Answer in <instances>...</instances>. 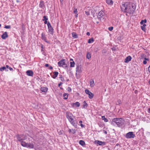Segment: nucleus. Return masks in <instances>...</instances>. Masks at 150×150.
<instances>
[{"label": "nucleus", "instance_id": "20", "mask_svg": "<svg viewBox=\"0 0 150 150\" xmlns=\"http://www.w3.org/2000/svg\"><path fill=\"white\" fill-rule=\"evenodd\" d=\"M53 74H54L52 76V77L53 79H55L57 77V76L58 75V72H57V71L54 72L53 73Z\"/></svg>", "mask_w": 150, "mask_h": 150}, {"label": "nucleus", "instance_id": "24", "mask_svg": "<svg viewBox=\"0 0 150 150\" xmlns=\"http://www.w3.org/2000/svg\"><path fill=\"white\" fill-rule=\"evenodd\" d=\"M106 2L108 4L112 5L113 4V1L112 0H106Z\"/></svg>", "mask_w": 150, "mask_h": 150}, {"label": "nucleus", "instance_id": "40", "mask_svg": "<svg viewBox=\"0 0 150 150\" xmlns=\"http://www.w3.org/2000/svg\"><path fill=\"white\" fill-rule=\"evenodd\" d=\"M58 132L59 135H62L63 134V131L60 130L59 131H58Z\"/></svg>", "mask_w": 150, "mask_h": 150}, {"label": "nucleus", "instance_id": "16", "mask_svg": "<svg viewBox=\"0 0 150 150\" xmlns=\"http://www.w3.org/2000/svg\"><path fill=\"white\" fill-rule=\"evenodd\" d=\"M95 142L98 144L99 145H104L105 144V142H102L100 141L97 140Z\"/></svg>", "mask_w": 150, "mask_h": 150}, {"label": "nucleus", "instance_id": "3", "mask_svg": "<svg viewBox=\"0 0 150 150\" xmlns=\"http://www.w3.org/2000/svg\"><path fill=\"white\" fill-rule=\"evenodd\" d=\"M97 16L98 19L101 20L104 19L106 15L103 11L101 10L98 13Z\"/></svg>", "mask_w": 150, "mask_h": 150}, {"label": "nucleus", "instance_id": "39", "mask_svg": "<svg viewBox=\"0 0 150 150\" xmlns=\"http://www.w3.org/2000/svg\"><path fill=\"white\" fill-rule=\"evenodd\" d=\"M74 13L75 14L77 13L78 11H77V8H74Z\"/></svg>", "mask_w": 150, "mask_h": 150}, {"label": "nucleus", "instance_id": "9", "mask_svg": "<svg viewBox=\"0 0 150 150\" xmlns=\"http://www.w3.org/2000/svg\"><path fill=\"white\" fill-rule=\"evenodd\" d=\"M47 25L49 31L50 32L51 34L52 35L53 33V29L50 23L49 22H48L47 24Z\"/></svg>", "mask_w": 150, "mask_h": 150}, {"label": "nucleus", "instance_id": "56", "mask_svg": "<svg viewBox=\"0 0 150 150\" xmlns=\"http://www.w3.org/2000/svg\"><path fill=\"white\" fill-rule=\"evenodd\" d=\"M86 35L88 36L89 35H90V33L89 32H87L86 33Z\"/></svg>", "mask_w": 150, "mask_h": 150}, {"label": "nucleus", "instance_id": "18", "mask_svg": "<svg viewBox=\"0 0 150 150\" xmlns=\"http://www.w3.org/2000/svg\"><path fill=\"white\" fill-rule=\"evenodd\" d=\"M34 145L33 143H27V148L30 149H33L34 148Z\"/></svg>", "mask_w": 150, "mask_h": 150}, {"label": "nucleus", "instance_id": "53", "mask_svg": "<svg viewBox=\"0 0 150 150\" xmlns=\"http://www.w3.org/2000/svg\"><path fill=\"white\" fill-rule=\"evenodd\" d=\"M148 69L149 71V72L150 73V65Z\"/></svg>", "mask_w": 150, "mask_h": 150}, {"label": "nucleus", "instance_id": "36", "mask_svg": "<svg viewBox=\"0 0 150 150\" xmlns=\"http://www.w3.org/2000/svg\"><path fill=\"white\" fill-rule=\"evenodd\" d=\"M59 78L61 81H64L65 80L64 78L62 77V75H59Z\"/></svg>", "mask_w": 150, "mask_h": 150}, {"label": "nucleus", "instance_id": "58", "mask_svg": "<svg viewBox=\"0 0 150 150\" xmlns=\"http://www.w3.org/2000/svg\"><path fill=\"white\" fill-rule=\"evenodd\" d=\"M82 121L81 120L79 122V123L80 124H82Z\"/></svg>", "mask_w": 150, "mask_h": 150}, {"label": "nucleus", "instance_id": "25", "mask_svg": "<svg viewBox=\"0 0 150 150\" xmlns=\"http://www.w3.org/2000/svg\"><path fill=\"white\" fill-rule=\"evenodd\" d=\"M72 37L75 38H78V36L77 34L74 32H73L72 33Z\"/></svg>", "mask_w": 150, "mask_h": 150}, {"label": "nucleus", "instance_id": "19", "mask_svg": "<svg viewBox=\"0 0 150 150\" xmlns=\"http://www.w3.org/2000/svg\"><path fill=\"white\" fill-rule=\"evenodd\" d=\"M76 71L79 74H80L82 72L81 68L78 66L76 68Z\"/></svg>", "mask_w": 150, "mask_h": 150}, {"label": "nucleus", "instance_id": "54", "mask_svg": "<svg viewBox=\"0 0 150 150\" xmlns=\"http://www.w3.org/2000/svg\"><path fill=\"white\" fill-rule=\"evenodd\" d=\"M49 68L51 70L52 69L53 67L52 66H50L49 67Z\"/></svg>", "mask_w": 150, "mask_h": 150}, {"label": "nucleus", "instance_id": "13", "mask_svg": "<svg viewBox=\"0 0 150 150\" xmlns=\"http://www.w3.org/2000/svg\"><path fill=\"white\" fill-rule=\"evenodd\" d=\"M27 75L29 76H33V73L31 70H28L26 72Z\"/></svg>", "mask_w": 150, "mask_h": 150}, {"label": "nucleus", "instance_id": "61", "mask_svg": "<svg viewBox=\"0 0 150 150\" xmlns=\"http://www.w3.org/2000/svg\"><path fill=\"white\" fill-rule=\"evenodd\" d=\"M148 112L149 113H150V108L148 109Z\"/></svg>", "mask_w": 150, "mask_h": 150}, {"label": "nucleus", "instance_id": "22", "mask_svg": "<svg viewBox=\"0 0 150 150\" xmlns=\"http://www.w3.org/2000/svg\"><path fill=\"white\" fill-rule=\"evenodd\" d=\"M90 86L91 87H93L95 85V83H94V81L93 80H91L90 81Z\"/></svg>", "mask_w": 150, "mask_h": 150}, {"label": "nucleus", "instance_id": "51", "mask_svg": "<svg viewBox=\"0 0 150 150\" xmlns=\"http://www.w3.org/2000/svg\"><path fill=\"white\" fill-rule=\"evenodd\" d=\"M80 125L81 126V127H84V125H83L82 124H80Z\"/></svg>", "mask_w": 150, "mask_h": 150}, {"label": "nucleus", "instance_id": "28", "mask_svg": "<svg viewBox=\"0 0 150 150\" xmlns=\"http://www.w3.org/2000/svg\"><path fill=\"white\" fill-rule=\"evenodd\" d=\"M146 25L145 24H144L143 25L141 26V29L143 31H145L146 30L145 26Z\"/></svg>", "mask_w": 150, "mask_h": 150}, {"label": "nucleus", "instance_id": "50", "mask_svg": "<svg viewBox=\"0 0 150 150\" xmlns=\"http://www.w3.org/2000/svg\"><path fill=\"white\" fill-rule=\"evenodd\" d=\"M44 21H45L44 23L45 24H47L48 23H47V20H45Z\"/></svg>", "mask_w": 150, "mask_h": 150}, {"label": "nucleus", "instance_id": "42", "mask_svg": "<svg viewBox=\"0 0 150 150\" xmlns=\"http://www.w3.org/2000/svg\"><path fill=\"white\" fill-rule=\"evenodd\" d=\"M74 119H75L74 117H73V118H71L70 119H69V120H68L69 121V122H70L71 121H73V120Z\"/></svg>", "mask_w": 150, "mask_h": 150}, {"label": "nucleus", "instance_id": "7", "mask_svg": "<svg viewBox=\"0 0 150 150\" xmlns=\"http://www.w3.org/2000/svg\"><path fill=\"white\" fill-rule=\"evenodd\" d=\"M135 137V134H134L133 132H130L127 133L125 136V137L127 139L133 138Z\"/></svg>", "mask_w": 150, "mask_h": 150}, {"label": "nucleus", "instance_id": "60", "mask_svg": "<svg viewBox=\"0 0 150 150\" xmlns=\"http://www.w3.org/2000/svg\"><path fill=\"white\" fill-rule=\"evenodd\" d=\"M75 14V17H77V16H78V14L77 13H76V14Z\"/></svg>", "mask_w": 150, "mask_h": 150}, {"label": "nucleus", "instance_id": "23", "mask_svg": "<svg viewBox=\"0 0 150 150\" xmlns=\"http://www.w3.org/2000/svg\"><path fill=\"white\" fill-rule=\"evenodd\" d=\"M21 145L24 147H27V143L23 141L21 142Z\"/></svg>", "mask_w": 150, "mask_h": 150}, {"label": "nucleus", "instance_id": "11", "mask_svg": "<svg viewBox=\"0 0 150 150\" xmlns=\"http://www.w3.org/2000/svg\"><path fill=\"white\" fill-rule=\"evenodd\" d=\"M66 116L68 120L74 117V116L71 113L69 112H67L66 113Z\"/></svg>", "mask_w": 150, "mask_h": 150}, {"label": "nucleus", "instance_id": "41", "mask_svg": "<svg viewBox=\"0 0 150 150\" xmlns=\"http://www.w3.org/2000/svg\"><path fill=\"white\" fill-rule=\"evenodd\" d=\"M11 28V26L10 25H6L5 27H4V28H7V29H10V28Z\"/></svg>", "mask_w": 150, "mask_h": 150}, {"label": "nucleus", "instance_id": "49", "mask_svg": "<svg viewBox=\"0 0 150 150\" xmlns=\"http://www.w3.org/2000/svg\"><path fill=\"white\" fill-rule=\"evenodd\" d=\"M144 59L145 60V61H146V60H147V61H149V59H148V58H146V57L144 58Z\"/></svg>", "mask_w": 150, "mask_h": 150}, {"label": "nucleus", "instance_id": "38", "mask_svg": "<svg viewBox=\"0 0 150 150\" xmlns=\"http://www.w3.org/2000/svg\"><path fill=\"white\" fill-rule=\"evenodd\" d=\"M43 19H42V21H44L45 20H48V18L46 16H44L43 17Z\"/></svg>", "mask_w": 150, "mask_h": 150}, {"label": "nucleus", "instance_id": "57", "mask_svg": "<svg viewBox=\"0 0 150 150\" xmlns=\"http://www.w3.org/2000/svg\"><path fill=\"white\" fill-rule=\"evenodd\" d=\"M6 68L7 69H9L10 67H9L8 65H6Z\"/></svg>", "mask_w": 150, "mask_h": 150}, {"label": "nucleus", "instance_id": "52", "mask_svg": "<svg viewBox=\"0 0 150 150\" xmlns=\"http://www.w3.org/2000/svg\"><path fill=\"white\" fill-rule=\"evenodd\" d=\"M49 66V64H46L45 65V67H48Z\"/></svg>", "mask_w": 150, "mask_h": 150}, {"label": "nucleus", "instance_id": "4", "mask_svg": "<svg viewBox=\"0 0 150 150\" xmlns=\"http://www.w3.org/2000/svg\"><path fill=\"white\" fill-rule=\"evenodd\" d=\"M58 65L59 67H63L66 68L67 67V66L65 60L62 59L58 62Z\"/></svg>", "mask_w": 150, "mask_h": 150}, {"label": "nucleus", "instance_id": "62", "mask_svg": "<svg viewBox=\"0 0 150 150\" xmlns=\"http://www.w3.org/2000/svg\"><path fill=\"white\" fill-rule=\"evenodd\" d=\"M104 133H105V134H107V131H105L104 132Z\"/></svg>", "mask_w": 150, "mask_h": 150}, {"label": "nucleus", "instance_id": "43", "mask_svg": "<svg viewBox=\"0 0 150 150\" xmlns=\"http://www.w3.org/2000/svg\"><path fill=\"white\" fill-rule=\"evenodd\" d=\"M67 90L69 92H70L71 91V89L70 87L68 88Z\"/></svg>", "mask_w": 150, "mask_h": 150}, {"label": "nucleus", "instance_id": "48", "mask_svg": "<svg viewBox=\"0 0 150 150\" xmlns=\"http://www.w3.org/2000/svg\"><path fill=\"white\" fill-rule=\"evenodd\" d=\"M147 63V62L146 61H145V60H144L143 61V63L144 64H146Z\"/></svg>", "mask_w": 150, "mask_h": 150}, {"label": "nucleus", "instance_id": "34", "mask_svg": "<svg viewBox=\"0 0 150 150\" xmlns=\"http://www.w3.org/2000/svg\"><path fill=\"white\" fill-rule=\"evenodd\" d=\"M4 70H6V71H8V70H6V67H1L0 68V71H3Z\"/></svg>", "mask_w": 150, "mask_h": 150}, {"label": "nucleus", "instance_id": "46", "mask_svg": "<svg viewBox=\"0 0 150 150\" xmlns=\"http://www.w3.org/2000/svg\"><path fill=\"white\" fill-rule=\"evenodd\" d=\"M104 122H108V120L106 118L104 119Z\"/></svg>", "mask_w": 150, "mask_h": 150}, {"label": "nucleus", "instance_id": "64", "mask_svg": "<svg viewBox=\"0 0 150 150\" xmlns=\"http://www.w3.org/2000/svg\"><path fill=\"white\" fill-rule=\"evenodd\" d=\"M149 85H150V80L149 82Z\"/></svg>", "mask_w": 150, "mask_h": 150}, {"label": "nucleus", "instance_id": "30", "mask_svg": "<svg viewBox=\"0 0 150 150\" xmlns=\"http://www.w3.org/2000/svg\"><path fill=\"white\" fill-rule=\"evenodd\" d=\"M69 132H72L73 134H74L76 133V130L74 129H69Z\"/></svg>", "mask_w": 150, "mask_h": 150}, {"label": "nucleus", "instance_id": "26", "mask_svg": "<svg viewBox=\"0 0 150 150\" xmlns=\"http://www.w3.org/2000/svg\"><path fill=\"white\" fill-rule=\"evenodd\" d=\"M79 143L82 146H83L85 144V142L82 140H80L79 141Z\"/></svg>", "mask_w": 150, "mask_h": 150}, {"label": "nucleus", "instance_id": "8", "mask_svg": "<svg viewBox=\"0 0 150 150\" xmlns=\"http://www.w3.org/2000/svg\"><path fill=\"white\" fill-rule=\"evenodd\" d=\"M85 93L88 95V97L90 99H92L94 96V94L90 91L88 89H86L85 90Z\"/></svg>", "mask_w": 150, "mask_h": 150}, {"label": "nucleus", "instance_id": "21", "mask_svg": "<svg viewBox=\"0 0 150 150\" xmlns=\"http://www.w3.org/2000/svg\"><path fill=\"white\" fill-rule=\"evenodd\" d=\"M45 6L44 2L42 1H40L39 4V7L42 8H43Z\"/></svg>", "mask_w": 150, "mask_h": 150}, {"label": "nucleus", "instance_id": "10", "mask_svg": "<svg viewBox=\"0 0 150 150\" xmlns=\"http://www.w3.org/2000/svg\"><path fill=\"white\" fill-rule=\"evenodd\" d=\"M41 38L47 43H49V42L47 40V38L45 35V34L44 33H42L41 35Z\"/></svg>", "mask_w": 150, "mask_h": 150}, {"label": "nucleus", "instance_id": "63", "mask_svg": "<svg viewBox=\"0 0 150 150\" xmlns=\"http://www.w3.org/2000/svg\"><path fill=\"white\" fill-rule=\"evenodd\" d=\"M60 1L62 3L63 1V0H60Z\"/></svg>", "mask_w": 150, "mask_h": 150}, {"label": "nucleus", "instance_id": "15", "mask_svg": "<svg viewBox=\"0 0 150 150\" xmlns=\"http://www.w3.org/2000/svg\"><path fill=\"white\" fill-rule=\"evenodd\" d=\"M8 36L6 32H5L1 35V38L3 39H5L6 38L8 37Z\"/></svg>", "mask_w": 150, "mask_h": 150}, {"label": "nucleus", "instance_id": "47", "mask_svg": "<svg viewBox=\"0 0 150 150\" xmlns=\"http://www.w3.org/2000/svg\"><path fill=\"white\" fill-rule=\"evenodd\" d=\"M102 119L103 120H104V119H105V116H102Z\"/></svg>", "mask_w": 150, "mask_h": 150}, {"label": "nucleus", "instance_id": "2", "mask_svg": "<svg viewBox=\"0 0 150 150\" xmlns=\"http://www.w3.org/2000/svg\"><path fill=\"white\" fill-rule=\"evenodd\" d=\"M131 3L129 2H123L121 6V7L122 10L125 12L127 13V10L129 9V7L128 6H130Z\"/></svg>", "mask_w": 150, "mask_h": 150}, {"label": "nucleus", "instance_id": "45", "mask_svg": "<svg viewBox=\"0 0 150 150\" xmlns=\"http://www.w3.org/2000/svg\"><path fill=\"white\" fill-rule=\"evenodd\" d=\"M113 29V27H109L108 28V30L110 31H112Z\"/></svg>", "mask_w": 150, "mask_h": 150}, {"label": "nucleus", "instance_id": "55", "mask_svg": "<svg viewBox=\"0 0 150 150\" xmlns=\"http://www.w3.org/2000/svg\"><path fill=\"white\" fill-rule=\"evenodd\" d=\"M9 69L10 71H12L13 70V69L11 67H9Z\"/></svg>", "mask_w": 150, "mask_h": 150}, {"label": "nucleus", "instance_id": "59", "mask_svg": "<svg viewBox=\"0 0 150 150\" xmlns=\"http://www.w3.org/2000/svg\"><path fill=\"white\" fill-rule=\"evenodd\" d=\"M62 83H59L58 84V86L60 87L61 85L62 84Z\"/></svg>", "mask_w": 150, "mask_h": 150}, {"label": "nucleus", "instance_id": "32", "mask_svg": "<svg viewBox=\"0 0 150 150\" xmlns=\"http://www.w3.org/2000/svg\"><path fill=\"white\" fill-rule=\"evenodd\" d=\"M91 57V54L89 52H88L86 55V58L88 59H90Z\"/></svg>", "mask_w": 150, "mask_h": 150}, {"label": "nucleus", "instance_id": "37", "mask_svg": "<svg viewBox=\"0 0 150 150\" xmlns=\"http://www.w3.org/2000/svg\"><path fill=\"white\" fill-rule=\"evenodd\" d=\"M74 104L77 107H79L80 106V104L79 102H76Z\"/></svg>", "mask_w": 150, "mask_h": 150}, {"label": "nucleus", "instance_id": "14", "mask_svg": "<svg viewBox=\"0 0 150 150\" xmlns=\"http://www.w3.org/2000/svg\"><path fill=\"white\" fill-rule=\"evenodd\" d=\"M132 57L130 56L127 57L125 59V62L126 63H128L132 59Z\"/></svg>", "mask_w": 150, "mask_h": 150}, {"label": "nucleus", "instance_id": "35", "mask_svg": "<svg viewBox=\"0 0 150 150\" xmlns=\"http://www.w3.org/2000/svg\"><path fill=\"white\" fill-rule=\"evenodd\" d=\"M64 97V99H67L68 97V95L66 93H64L63 95Z\"/></svg>", "mask_w": 150, "mask_h": 150}, {"label": "nucleus", "instance_id": "29", "mask_svg": "<svg viewBox=\"0 0 150 150\" xmlns=\"http://www.w3.org/2000/svg\"><path fill=\"white\" fill-rule=\"evenodd\" d=\"M94 39L93 38H92L88 40V42L89 43H93L94 42Z\"/></svg>", "mask_w": 150, "mask_h": 150}, {"label": "nucleus", "instance_id": "5", "mask_svg": "<svg viewBox=\"0 0 150 150\" xmlns=\"http://www.w3.org/2000/svg\"><path fill=\"white\" fill-rule=\"evenodd\" d=\"M128 7H129V9L127 10V13L130 14H132L133 13L134 11L135 10V7L132 4H131L130 6H128Z\"/></svg>", "mask_w": 150, "mask_h": 150}, {"label": "nucleus", "instance_id": "33", "mask_svg": "<svg viewBox=\"0 0 150 150\" xmlns=\"http://www.w3.org/2000/svg\"><path fill=\"white\" fill-rule=\"evenodd\" d=\"M146 19H144V20H142L140 22V23L141 25L143 24V23H146Z\"/></svg>", "mask_w": 150, "mask_h": 150}, {"label": "nucleus", "instance_id": "31", "mask_svg": "<svg viewBox=\"0 0 150 150\" xmlns=\"http://www.w3.org/2000/svg\"><path fill=\"white\" fill-rule=\"evenodd\" d=\"M70 67H74L75 62H74L73 61V62H70Z\"/></svg>", "mask_w": 150, "mask_h": 150}, {"label": "nucleus", "instance_id": "17", "mask_svg": "<svg viewBox=\"0 0 150 150\" xmlns=\"http://www.w3.org/2000/svg\"><path fill=\"white\" fill-rule=\"evenodd\" d=\"M48 88L46 87H41L40 89V90L42 92L44 93L46 92L47 91Z\"/></svg>", "mask_w": 150, "mask_h": 150}, {"label": "nucleus", "instance_id": "1", "mask_svg": "<svg viewBox=\"0 0 150 150\" xmlns=\"http://www.w3.org/2000/svg\"><path fill=\"white\" fill-rule=\"evenodd\" d=\"M124 122V120L122 118H114L112 119L111 124L113 125L116 124L117 126L120 127L123 125Z\"/></svg>", "mask_w": 150, "mask_h": 150}, {"label": "nucleus", "instance_id": "12", "mask_svg": "<svg viewBox=\"0 0 150 150\" xmlns=\"http://www.w3.org/2000/svg\"><path fill=\"white\" fill-rule=\"evenodd\" d=\"M70 122L75 128H77L78 122L76 119L74 120L73 121H71Z\"/></svg>", "mask_w": 150, "mask_h": 150}, {"label": "nucleus", "instance_id": "27", "mask_svg": "<svg viewBox=\"0 0 150 150\" xmlns=\"http://www.w3.org/2000/svg\"><path fill=\"white\" fill-rule=\"evenodd\" d=\"M83 108H85L86 107H87L88 106V104L86 103L85 101H84L83 102Z\"/></svg>", "mask_w": 150, "mask_h": 150}, {"label": "nucleus", "instance_id": "44", "mask_svg": "<svg viewBox=\"0 0 150 150\" xmlns=\"http://www.w3.org/2000/svg\"><path fill=\"white\" fill-rule=\"evenodd\" d=\"M86 14L87 16H88L90 15V13L88 11H85Z\"/></svg>", "mask_w": 150, "mask_h": 150}, {"label": "nucleus", "instance_id": "6", "mask_svg": "<svg viewBox=\"0 0 150 150\" xmlns=\"http://www.w3.org/2000/svg\"><path fill=\"white\" fill-rule=\"evenodd\" d=\"M18 141L21 142L26 139L25 136L23 134L17 135L16 136Z\"/></svg>", "mask_w": 150, "mask_h": 150}]
</instances>
